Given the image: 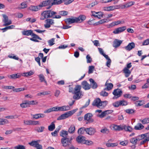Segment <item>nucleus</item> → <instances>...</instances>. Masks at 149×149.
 <instances>
[{"label": "nucleus", "mask_w": 149, "mask_h": 149, "mask_svg": "<svg viewBox=\"0 0 149 149\" xmlns=\"http://www.w3.org/2000/svg\"><path fill=\"white\" fill-rule=\"evenodd\" d=\"M112 93L114 96V97H113V99H115L120 97L122 95L123 92L121 89L117 88L113 91Z\"/></svg>", "instance_id": "obj_6"}, {"label": "nucleus", "mask_w": 149, "mask_h": 149, "mask_svg": "<svg viewBox=\"0 0 149 149\" xmlns=\"http://www.w3.org/2000/svg\"><path fill=\"white\" fill-rule=\"evenodd\" d=\"M21 7H19L18 8L19 9H24L27 7V6L26 3L25 2H24L21 3Z\"/></svg>", "instance_id": "obj_42"}, {"label": "nucleus", "mask_w": 149, "mask_h": 149, "mask_svg": "<svg viewBox=\"0 0 149 149\" xmlns=\"http://www.w3.org/2000/svg\"><path fill=\"white\" fill-rule=\"evenodd\" d=\"M55 125L54 123L52 122L50 125L48 126V129L49 131H53L55 129Z\"/></svg>", "instance_id": "obj_36"}, {"label": "nucleus", "mask_w": 149, "mask_h": 149, "mask_svg": "<svg viewBox=\"0 0 149 149\" xmlns=\"http://www.w3.org/2000/svg\"><path fill=\"white\" fill-rule=\"evenodd\" d=\"M123 130H124L126 132H131L134 129L131 126L123 125Z\"/></svg>", "instance_id": "obj_19"}, {"label": "nucleus", "mask_w": 149, "mask_h": 149, "mask_svg": "<svg viewBox=\"0 0 149 149\" xmlns=\"http://www.w3.org/2000/svg\"><path fill=\"white\" fill-rule=\"evenodd\" d=\"M39 78V80L41 82H44L46 85L47 84V82L45 80V77L42 74H40L38 75Z\"/></svg>", "instance_id": "obj_28"}, {"label": "nucleus", "mask_w": 149, "mask_h": 149, "mask_svg": "<svg viewBox=\"0 0 149 149\" xmlns=\"http://www.w3.org/2000/svg\"><path fill=\"white\" fill-rule=\"evenodd\" d=\"M98 4L97 1H95L93 3H92L88 5H87V7L89 8H91L95 5H97Z\"/></svg>", "instance_id": "obj_59"}, {"label": "nucleus", "mask_w": 149, "mask_h": 149, "mask_svg": "<svg viewBox=\"0 0 149 149\" xmlns=\"http://www.w3.org/2000/svg\"><path fill=\"white\" fill-rule=\"evenodd\" d=\"M38 143L37 141H32L31 143H29V144L31 146H34L35 147L37 145H38Z\"/></svg>", "instance_id": "obj_53"}, {"label": "nucleus", "mask_w": 149, "mask_h": 149, "mask_svg": "<svg viewBox=\"0 0 149 149\" xmlns=\"http://www.w3.org/2000/svg\"><path fill=\"white\" fill-rule=\"evenodd\" d=\"M40 8L41 7L40 6H39V5L37 6H31L29 8V9L30 10L35 11H38L40 10Z\"/></svg>", "instance_id": "obj_24"}, {"label": "nucleus", "mask_w": 149, "mask_h": 149, "mask_svg": "<svg viewBox=\"0 0 149 149\" xmlns=\"http://www.w3.org/2000/svg\"><path fill=\"white\" fill-rule=\"evenodd\" d=\"M13 149H26L25 147L22 145H18L13 147Z\"/></svg>", "instance_id": "obj_43"}, {"label": "nucleus", "mask_w": 149, "mask_h": 149, "mask_svg": "<svg viewBox=\"0 0 149 149\" xmlns=\"http://www.w3.org/2000/svg\"><path fill=\"white\" fill-rule=\"evenodd\" d=\"M127 113L129 114H133L135 112V111L132 109H128L125 110Z\"/></svg>", "instance_id": "obj_35"}, {"label": "nucleus", "mask_w": 149, "mask_h": 149, "mask_svg": "<svg viewBox=\"0 0 149 149\" xmlns=\"http://www.w3.org/2000/svg\"><path fill=\"white\" fill-rule=\"evenodd\" d=\"M50 94V91H45L38 93L37 95L38 96H41V95H47L48 94Z\"/></svg>", "instance_id": "obj_41"}, {"label": "nucleus", "mask_w": 149, "mask_h": 149, "mask_svg": "<svg viewBox=\"0 0 149 149\" xmlns=\"http://www.w3.org/2000/svg\"><path fill=\"white\" fill-rule=\"evenodd\" d=\"M29 105H35L37 104L38 102L36 100L27 101Z\"/></svg>", "instance_id": "obj_49"}, {"label": "nucleus", "mask_w": 149, "mask_h": 149, "mask_svg": "<svg viewBox=\"0 0 149 149\" xmlns=\"http://www.w3.org/2000/svg\"><path fill=\"white\" fill-rule=\"evenodd\" d=\"M135 104L136 106L138 107L143 105L144 103L143 101H138L135 103Z\"/></svg>", "instance_id": "obj_38"}, {"label": "nucleus", "mask_w": 149, "mask_h": 149, "mask_svg": "<svg viewBox=\"0 0 149 149\" xmlns=\"http://www.w3.org/2000/svg\"><path fill=\"white\" fill-rule=\"evenodd\" d=\"M68 12L65 11H61L59 12L58 14L62 16H64L68 15Z\"/></svg>", "instance_id": "obj_51"}, {"label": "nucleus", "mask_w": 149, "mask_h": 149, "mask_svg": "<svg viewBox=\"0 0 149 149\" xmlns=\"http://www.w3.org/2000/svg\"><path fill=\"white\" fill-rule=\"evenodd\" d=\"M52 5L59 4L62 3L63 2V0H52Z\"/></svg>", "instance_id": "obj_34"}, {"label": "nucleus", "mask_w": 149, "mask_h": 149, "mask_svg": "<svg viewBox=\"0 0 149 149\" xmlns=\"http://www.w3.org/2000/svg\"><path fill=\"white\" fill-rule=\"evenodd\" d=\"M21 76V75L19 73H17L8 75V77L11 79H13L18 78L20 77Z\"/></svg>", "instance_id": "obj_22"}, {"label": "nucleus", "mask_w": 149, "mask_h": 149, "mask_svg": "<svg viewBox=\"0 0 149 149\" xmlns=\"http://www.w3.org/2000/svg\"><path fill=\"white\" fill-rule=\"evenodd\" d=\"M65 22L67 24H69L74 23H77L76 17L66 19Z\"/></svg>", "instance_id": "obj_16"}, {"label": "nucleus", "mask_w": 149, "mask_h": 149, "mask_svg": "<svg viewBox=\"0 0 149 149\" xmlns=\"http://www.w3.org/2000/svg\"><path fill=\"white\" fill-rule=\"evenodd\" d=\"M45 22L46 24L44 25V26L46 28H49L51 26V25L54 24V20L52 19H46Z\"/></svg>", "instance_id": "obj_9"}, {"label": "nucleus", "mask_w": 149, "mask_h": 149, "mask_svg": "<svg viewBox=\"0 0 149 149\" xmlns=\"http://www.w3.org/2000/svg\"><path fill=\"white\" fill-rule=\"evenodd\" d=\"M76 18L77 23H80L84 20L86 19V17L84 15H80Z\"/></svg>", "instance_id": "obj_21"}, {"label": "nucleus", "mask_w": 149, "mask_h": 149, "mask_svg": "<svg viewBox=\"0 0 149 149\" xmlns=\"http://www.w3.org/2000/svg\"><path fill=\"white\" fill-rule=\"evenodd\" d=\"M31 36L32 37V38H30V40L31 41H33L34 42H39V41L38 40L36 39H38L39 40H42V38L38 36L34 33L33 32L32 33V34L31 35Z\"/></svg>", "instance_id": "obj_12"}, {"label": "nucleus", "mask_w": 149, "mask_h": 149, "mask_svg": "<svg viewBox=\"0 0 149 149\" xmlns=\"http://www.w3.org/2000/svg\"><path fill=\"white\" fill-rule=\"evenodd\" d=\"M68 134V132L66 131L62 130L60 132V136L63 137H66V136Z\"/></svg>", "instance_id": "obj_46"}, {"label": "nucleus", "mask_w": 149, "mask_h": 149, "mask_svg": "<svg viewBox=\"0 0 149 149\" xmlns=\"http://www.w3.org/2000/svg\"><path fill=\"white\" fill-rule=\"evenodd\" d=\"M74 0H63L64 4L65 5H68L73 2Z\"/></svg>", "instance_id": "obj_56"}, {"label": "nucleus", "mask_w": 149, "mask_h": 149, "mask_svg": "<svg viewBox=\"0 0 149 149\" xmlns=\"http://www.w3.org/2000/svg\"><path fill=\"white\" fill-rule=\"evenodd\" d=\"M105 85L107 86V87L104 89V90L109 91L111 90L113 87V85L112 83H108L107 81L105 84Z\"/></svg>", "instance_id": "obj_27"}, {"label": "nucleus", "mask_w": 149, "mask_h": 149, "mask_svg": "<svg viewBox=\"0 0 149 149\" xmlns=\"http://www.w3.org/2000/svg\"><path fill=\"white\" fill-rule=\"evenodd\" d=\"M2 16L3 18V21L4 23L3 24V26H7L11 24V21L10 20H8V17L7 15L5 14H3Z\"/></svg>", "instance_id": "obj_7"}, {"label": "nucleus", "mask_w": 149, "mask_h": 149, "mask_svg": "<svg viewBox=\"0 0 149 149\" xmlns=\"http://www.w3.org/2000/svg\"><path fill=\"white\" fill-rule=\"evenodd\" d=\"M144 128V126L141 123H138L134 127V129L136 130H141Z\"/></svg>", "instance_id": "obj_23"}, {"label": "nucleus", "mask_w": 149, "mask_h": 149, "mask_svg": "<svg viewBox=\"0 0 149 149\" xmlns=\"http://www.w3.org/2000/svg\"><path fill=\"white\" fill-rule=\"evenodd\" d=\"M81 86L79 85H77L74 88V91L73 98L75 100H79L83 96L81 91Z\"/></svg>", "instance_id": "obj_1"}, {"label": "nucleus", "mask_w": 149, "mask_h": 149, "mask_svg": "<svg viewBox=\"0 0 149 149\" xmlns=\"http://www.w3.org/2000/svg\"><path fill=\"white\" fill-rule=\"evenodd\" d=\"M45 128L43 126L38 127L36 128V130L38 132H42L43 131Z\"/></svg>", "instance_id": "obj_45"}, {"label": "nucleus", "mask_w": 149, "mask_h": 149, "mask_svg": "<svg viewBox=\"0 0 149 149\" xmlns=\"http://www.w3.org/2000/svg\"><path fill=\"white\" fill-rule=\"evenodd\" d=\"M85 137L82 136H78L76 139L77 141L79 143L84 144L85 141Z\"/></svg>", "instance_id": "obj_18"}, {"label": "nucleus", "mask_w": 149, "mask_h": 149, "mask_svg": "<svg viewBox=\"0 0 149 149\" xmlns=\"http://www.w3.org/2000/svg\"><path fill=\"white\" fill-rule=\"evenodd\" d=\"M86 59L87 60V63H91L92 61V58H91L90 55L88 54L86 56Z\"/></svg>", "instance_id": "obj_55"}, {"label": "nucleus", "mask_w": 149, "mask_h": 149, "mask_svg": "<svg viewBox=\"0 0 149 149\" xmlns=\"http://www.w3.org/2000/svg\"><path fill=\"white\" fill-rule=\"evenodd\" d=\"M123 125H113V127L116 131H120L123 130Z\"/></svg>", "instance_id": "obj_20"}, {"label": "nucleus", "mask_w": 149, "mask_h": 149, "mask_svg": "<svg viewBox=\"0 0 149 149\" xmlns=\"http://www.w3.org/2000/svg\"><path fill=\"white\" fill-rule=\"evenodd\" d=\"M126 29V27L125 26L122 27H120L116 29L113 31V33L115 34H117L120 33Z\"/></svg>", "instance_id": "obj_14"}, {"label": "nucleus", "mask_w": 149, "mask_h": 149, "mask_svg": "<svg viewBox=\"0 0 149 149\" xmlns=\"http://www.w3.org/2000/svg\"><path fill=\"white\" fill-rule=\"evenodd\" d=\"M57 111H67L70 110L71 108L68 106H64L61 107H57Z\"/></svg>", "instance_id": "obj_17"}, {"label": "nucleus", "mask_w": 149, "mask_h": 149, "mask_svg": "<svg viewBox=\"0 0 149 149\" xmlns=\"http://www.w3.org/2000/svg\"><path fill=\"white\" fill-rule=\"evenodd\" d=\"M135 47V44L133 42L129 43L128 45L125 47L124 48L127 51H130L134 48Z\"/></svg>", "instance_id": "obj_15"}, {"label": "nucleus", "mask_w": 149, "mask_h": 149, "mask_svg": "<svg viewBox=\"0 0 149 149\" xmlns=\"http://www.w3.org/2000/svg\"><path fill=\"white\" fill-rule=\"evenodd\" d=\"M119 101L120 106H126L128 104V102L124 100Z\"/></svg>", "instance_id": "obj_50"}, {"label": "nucleus", "mask_w": 149, "mask_h": 149, "mask_svg": "<svg viewBox=\"0 0 149 149\" xmlns=\"http://www.w3.org/2000/svg\"><path fill=\"white\" fill-rule=\"evenodd\" d=\"M75 131V127L74 125H72L69 128L68 132L70 133L73 134L74 133Z\"/></svg>", "instance_id": "obj_32"}, {"label": "nucleus", "mask_w": 149, "mask_h": 149, "mask_svg": "<svg viewBox=\"0 0 149 149\" xmlns=\"http://www.w3.org/2000/svg\"><path fill=\"white\" fill-rule=\"evenodd\" d=\"M93 142L91 141L86 140H85L84 144H86L88 145H91L93 144Z\"/></svg>", "instance_id": "obj_54"}, {"label": "nucleus", "mask_w": 149, "mask_h": 149, "mask_svg": "<svg viewBox=\"0 0 149 149\" xmlns=\"http://www.w3.org/2000/svg\"><path fill=\"white\" fill-rule=\"evenodd\" d=\"M140 121L143 124L148 123H149V118H145L143 120L140 119Z\"/></svg>", "instance_id": "obj_37"}, {"label": "nucleus", "mask_w": 149, "mask_h": 149, "mask_svg": "<svg viewBox=\"0 0 149 149\" xmlns=\"http://www.w3.org/2000/svg\"><path fill=\"white\" fill-rule=\"evenodd\" d=\"M55 39L54 38H52L51 39L49 40L48 41V43H49V46H51L53 45L54 44V41Z\"/></svg>", "instance_id": "obj_57"}, {"label": "nucleus", "mask_w": 149, "mask_h": 149, "mask_svg": "<svg viewBox=\"0 0 149 149\" xmlns=\"http://www.w3.org/2000/svg\"><path fill=\"white\" fill-rule=\"evenodd\" d=\"M100 132L104 134H108L109 131L107 128H105L101 130Z\"/></svg>", "instance_id": "obj_61"}, {"label": "nucleus", "mask_w": 149, "mask_h": 149, "mask_svg": "<svg viewBox=\"0 0 149 149\" xmlns=\"http://www.w3.org/2000/svg\"><path fill=\"white\" fill-rule=\"evenodd\" d=\"M6 120L0 118V125H3L6 123Z\"/></svg>", "instance_id": "obj_63"}, {"label": "nucleus", "mask_w": 149, "mask_h": 149, "mask_svg": "<svg viewBox=\"0 0 149 149\" xmlns=\"http://www.w3.org/2000/svg\"><path fill=\"white\" fill-rule=\"evenodd\" d=\"M118 144L117 143H107L106 144V146L108 147H113L117 146Z\"/></svg>", "instance_id": "obj_58"}, {"label": "nucleus", "mask_w": 149, "mask_h": 149, "mask_svg": "<svg viewBox=\"0 0 149 149\" xmlns=\"http://www.w3.org/2000/svg\"><path fill=\"white\" fill-rule=\"evenodd\" d=\"M52 0L44 1L39 4V6H40L41 8L43 7L48 6H49L48 8H47V9H49L52 6Z\"/></svg>", "instance_id": "obj_5"}, {"label": "nucleus", "mask_w": 149, "mask_h": 149, "mask_svg": "<svg viewBox=\"0 0 149 149\" xmlns=\"http://www.w3.org/2000/svg\"><path fill=\"white\" fill-rule=\"evenodd\" d=\"M122 42L123 41L121 40L116 39L113 41V46L115 48H116L120 46Z\"/></svg>", "instance_id": "obj_13"}, {"label": "nucleus", "mask_w": 149, "mask_h": 149, "mask_svg": "<svg viewBox=\"0 0 149 149\" xmlns=\"http://www.w3.org/2000/svg\"><path fill=\"white\" fill-rule=\"evenodd\" d=\"M81 85L82 88L85 90H88L91 87V86L86 81H84L81 82Z\"/></svg>", "instance_id": "obj_11"}, {"label": "nucleus", "mask_w": 149, "mask_h": 149, "mask_svg": "<svg viewBox=\"0 0 149 149\" xmlns=\"http://www.w3.org/2000/svg\"><path fill=\"white\" fill-rule=\"evenodd\" d=\"M140 136V137H141L142 139H144L145 138H146V137H149V133H146L144 134L141 135Z\"/></svg>", "instance_id": "obj_64"}, {"label": "nucleus", "mask_w": 149, "mask_h": 149, "mask_svg": "<svg viewBox=\"0 0 149 149\" xmlns=\"http://www.w3.org/2000/svg\"><path fill=\"white\" fill-rule=\"evenodd\" d=\"M86 128L84 127H81L78 130V133L79 134H84L85 132H86Z\"/></svg>", "instance_id": "obj_31"}, {"label": "nucleus", "mask_w": 149, "mask_h": 149, "mask_svg": "<svg viewBox=\"0 0 149 149\" xmlns=\"http://www.w3.org/2000/svg\"><path fill=\"white\" fill-rule=\"evenodd\" d=\"M32 33L33 31L31 30L26 31L24 30L22 32V35L27 36H29L30 35H31V36Z\"/></svg>", "instance_id": "obj_26"}, {"label": "nucleus", "mask_w": 149, "mask_h": 149, "mask_svg": "<svg viewBox=\"0 0 149 149\" xmlns=\"http://www.w3.org/2000/svg\"><path fill=\"white\" fill-rule=\"evenodd\" d=\"M86 133L90 135H94L96 132L95 129L92 127L86 128Z\"/></svg>", "instance_id": "obj_10"}, {"label": "nucleus", "mask_w": 149, "mask_h": 149, "mask_svg": "<svg viewBox=\"0 0 149 149\" xmlns=\"http://www.w3.org/2000/svg\"><path fill=\"white\" fill-rule=\"evenodd\" d=\"M92 114L91 113H87L84 116V119L85 120H87L89 123H92L94 120L92 118Z\"/></svg>", "instance_id": "obj_8"}, {"label": "nucleus", "mask_w": 149, "mask_h": 149, "mask_svg": "<svg viewBox=\"0 0 149 149\" xmlns=\"http://www.w3.org/2000/svg\"><path fill=\"white\" fill-rule=\"evenodd\" d=\"M106 115V113L104 111L102 112L101 114L97 115V116L100 118H102L105 116Z\"/></svg>", "instance_id": "obj_52"}, {"label": "nucleus", "mask_w": 149, "mask_h": 149, "mask_svg": "<svg viewBox=\"0 0 149 149\" xmlns=\"http://www.w3.org/2000/svg\"><path fill=\"white\" fill-rule=\"evenodd\" d=\"M123 72L125 74V77H128L131 73V71L129 70V69L125 68L123 70Z\"/></svg>", "instance_id": "obj_25"}, {"label": "nucleus", "mask_w": 149, "mask_h": 149, "mask_svg": "<svg viewBox=\"0 0 149 149\" xmlns=\"http://www.w3.org/2000/svg\"><path fill=\"white\" fill-rule=\"evenodd\" d=\"M94 69L95 66H90L88 67V73L90 74L93 73Z\"/></svg>", "instance_id": "obj_47"}, {"label": "nucleus", "mask_w": 149, "mask_h": 149, "mask_svg": "<svg viewBox=\"0 0 149 149\" xmlns=\"http://www.w3.org/2000/svg\"><path fill=\"white\" fill-rule=\"evenodd\" d=\"M49 14L50 15V18H54V17L56 12L52 11L51 10H49Z\"/></svg>", "instance_id": "obj_40"}, {"label": "nucleus", "mask_w": 149, "mask_h": 149, "mask_svg": "<svg viewBox=\"0 0 149 149\" xmlns=\"http://www.w3.org/2000/svg\"><path fill=\"white\" fill-rule=\"evenodd\" d=\"M149 44V38L144 40L142 43V45H147Z\"/></svg>", "instance_id": "obj_62"}, {"label": "nucleus", "mask_w": 149, "mask_h": 149, "mask_svg": "<svg viewBox=\"0 0 149 149\" xmlns=\"http://www.w3.org/2000/svg\"><path fill=\"white\" fill-rule=\"evenodd\" d=\"M34 72L31 70L27 72L23 73L22 74V76L24 77H28L33 75L34 74Z\"/></svg>", "instance_id": "obj_29"}, {"label": "nucleus", "mask_w": 149, "mask_h": 149, "mask_svg": "<svg viewBox=\"0 0 149 149\" xmlns=\"http://www.w3.org/2000/svg\"><path fill=\"white\" fill-rule=\"evenodd\" d=\"M77 110V109H75L68 111L65 113L62 114L58 117L57 119L58 120H60L68 118L74 113Z\"/></svg>", "instance_id": "obj_3"}, {"label": "nucleus", "mask_w": 149, "mask_h": 149, "mask_svg": "<svg viewBox=\"0 0 149 149\" xmlns=\"http://www.w3.org/2000/svg\"><path fill=\"white\" fill-rule=\"evenodd\" d=\"M41 15L44 16L46 18H50V15L49 14V10L45 11L41 13Z\"/></svg>", "instance_id": "obj_33"}, {"label": "nucleus", "mask_w": 149, "mask_h": 149, "mask_svg": "<svg viewBox=\"0 0 149 149\" xmlns=\"http://www.w3.org/2000/svg\"><path fill=\"white\" fill-rule=\"evenodd\" d=\"M134 3L135 2H134L131 1L124 5V6L125 8H128L133 5Z\"/></svg>", "instance_id": "obj_48"}, {"label": "nucleus", "mask_w": 149, "mask_h": 149, "mask_svg": "<svg viewBox=\"0 0 149 149\" xmlns=\"http://www.w3.org/2000/svg\"><path fill=\"white\" fill-rule=\"evenodd\" d=\"M149 141V137H146V138H145L144 139H143V140H142L140 142V144L142 145L144 143H146V142Z\"/></svg>", "instance_id": "obj_60"}, {"label": "nucleus", "mask_w": 149, "mask_h": 149, "mask_svg": "<svg viewBox=\"0 0 149 149\" xmlns=\"http://www.w3.org/2000/svg\"><path fill=\"white\" fill-rule=\"evenodd\" d=\"M58 111L57 107H55L50 109H49L46 110H45L44 111V113H49L52 111Z\"/></svg>", "instance_id": "obj_30"}, {"label": "nucleus", "mask_w": 149, "mask_h": 149, "mask_svg": "<svg viewBox=\"0 0 149 149\" xmlns=\"http://www.w3.org/2000/svg\"><path fill=\"white\" fill-rule=\"evenodd\" d=\"M20 106L22 108H26L29 107L27 101H25V102L21 104Z\"/></svg>", "instance_id": "obj_39"}, {"label": "nucleus", "mask_w": 149, "mask_h": 149, "mask_svg": "<svg viewBox=\"0 0 149 149\" xmlns=\"http://www.w3.org/2000/svg\"><path fill=\"white\" fill-rule=\"evenodd\" d=\"M137 141V139L136 137L131 138L130 139V142L134 145H136Z\"/></svg>", "instance_id": "obj_44"}, {"label": "nucleus", "mask_w": 149, "mask_h": 149, "mask_svg": "<svg viewBox=\"0 0 149 149\" xmlns=\"http://www.w3.org/2000/svg\"><path fill=\"white\" fill-rule=\"evenodd\" d=\"M107 102V101L102 102L99 98H97L93 101L92 105L99 108H102L106 105Z\"/></svg>", "instance_id": "obj_2"}, {"label": "nucleus", "mask_w": 149, "mask_h": 149, "mask_svg": "<svg viewBox=\"0 0 149 149\" xmlns=\"http://www.w3.org/2000/svg\"><path fill=\"white\" fill-rule=\"evenodd\" d=\"M72 139H70L67 137H63L61 139V143L62 146L64 147L70 146L71 143Z\"/></svg>", "instance_id": "obj_4"}]
</instances>
